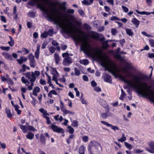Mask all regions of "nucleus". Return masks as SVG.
<instances>
[{
    "label": "nucleus",
    "mask_w": 154,
    "mask_h": 154,
    "mask_svg": "<svg viewBox=\"0 0 154 154\" xmlns=\"http://www.w3.org/2000/svg\"><path fill=\"white\" fill-rule=\"evenodd\" d=\"M51 11L52 14L49 16L48 18L62 28L64 32L67 34H75L78 32L79 34L74 36V38L76 40L83 42L81 45V49L85 54L90 56H96L102 60V64L104 67L106 68L109 67L110 60L102 55V51L92 48L87 42L86 35L85 33L77 28H75L72 22H68V17L70 16L69 14H64V20L65 22H68L67 24L63 21L59 14L55 13V12H57L56 8H54L51 9Z\"/></svg>",
    "instance_id": "f257e3e1"
},
{
    "label": "nucleus",
    "mask_w": 154,
    "mask_h": 154,
    "mask_svg": "<svg viewBox=\"0 0 154 154\" xmlns=\"http://www.w3.org/2000/svg\"><path fill=\"white\" fill-rule=\"evenodd\" d=\"M134 69V67L131 64L127 62H125V66L121 69L122 72L126 74V77L133 78V82L127 80L123 75L119 74L120 70L115 66L108 69V70L115 78H117L118 76L120 79L127 84L129 87L136 90L138 94L143 96H148L154 102V92L151 89V86L148 85L145 82H142L140 77L131 73L129 69Z\"/></svg>",
    "instance_id": "f03ea898"
},
{
    "label": "nucleus",
    "mask_w": 154,
    "mask_h": 154,
    "mask_svg": "<svg viewBox=\"0 0 154 154\" xmlns=\"http://www.w3.org/2000/svg\"><path fill=\"white\" fill-rule=\"evenodd\" d=\"M26 78L30 79V82H35L36 77L33 72H29L25 74Z\"/></svg>",
    "instance_id": "7ed1b4c3"
},
{
    "label": "nucleus",
    "mask_w": 154,
    "mask_h": 154,
    "mask_svg": "<svg viewBox=\"0 0 154 154\" xmlns=\"http://www.w3.org/2000/svg\"><path fill=\"white\" fill-rule=\"evenodd\" d=\"M28 58L29 60L30 65L31 67L34 68L36 66V63L34 59V57L32 54L28 55Z\"/></svg>",
    "instance_id": "20e7f679"
},
{
    "label": "nucleus",
    "mask_w": 154,
    "mask_h": 154,
    "mask_svg": "<svg viewBox=\"0 0 154 154\" xmlns=\"http://www.w3.org/2000/svg\"><path fill=\"white\" fill-rule=\"evenodd\" d=\"M149 147L151 149L148 148H146V149L148 152L152 153H154V142L151 141L148 143Z\"/></svg>",
    "instance_id": "39448f33"
},
{
    "label": "nucleus",
    "mask_w": 154,
    "mask_h": 154,
    "mask_svg": "<svg viewBox=\"0 0 154 154\" xmlns=\"http://www.w3.org/2000/svg\"><path fill=\"white\" fill-rule=\"evenodd\" d=\"M50 127H51L53 131L55 132L58 133L61 132L62 133H64V131L63 129L58 128L55 125H52Z\"/></svg>",
    "instance_id": "423d86ee"
},
{
    "label": "nucleus",
    "mask_w": 154,
    "mask_h": 154,
    "mask_svg": "<svg viewBox=\"0 0 154 154\" xmlns=\"http://www.w3.org/2000/svg\"><path fill=\"white\" fill-rule=\"evenodd\" d=\"M120 49L119 48H118L117 49L116 52L117 54L115 55V57L118 60H119L121 62H125V60L124 58L122 57L119 54H117L120 51Z\"/></svg>",
    "instance_id": "0eeeda50"
},
{
    "label": "nucleus",
    "mask_w": 154,
    "mask_h": 154,
    "mask_svg": "<svg viewBox=\"0 0 154 154\" xmlns=\"http://www.w3.org/2000/svg\"><path fill=\"white\" fill-rule=\"evenodd\" d=\"M72 59L69 57H65L63 61V64L65 66H68L72 63Z\"/></svg>",
    "instance_id": "6e6552de"
},
{
    "label": "nucleus",
    "mask_w": 154,
    "mask_h": 154,
    "mask_svg": "<svg viewBox=\"0 0 154 154\" xmlns=\"http://www.w3.org/2000/svg\"><path fill=\"white\" fill-rule=\"evenodd\" d=\"M61 109L64 113L65 114H69L71 115H73L74 114V112L70 111L66 109L63 106H61L60 107Z\"/></svg>",
    "instance_id": "1a4fd4ad"
},
{
    "label": "nucleus",
    "mask_w": 154,
    "mask_h": 154,
    "mask_svg": "<svg viewBox=\"0 0 154 154\" xmlns=\"http://www.w3.org/2000/svg\"><path fill=\"white\" fill-rule=\"evenodd\" d=\"M90 146H97L98 147L97 149L100 148L101 150L102 149V147L100 144L96 141H91L90 144Z\"/></svg>",
    "instance_id": "9d476101"
},
{
    "label": "nucleus",
    "mask_w": 154,
    "mask_h": 154,
    "mask_svg": "<svg viewBox=\"0 0 154 154\" xmlns=\"http://www.w3.org/2000/svg\"><path fill=\"white\" fill-rule=\"evenodd\" d=\"M89 35L92 38L95 39H98L99 37L98 34L93 31H91L89 33Z\"/></svg>",
    "instance_id": "9b49d317"
},
{
    "label": "nucleus",
    "mask_w": 154,
    "mask_h": 154,
    "mask_svg": "<svg viewBox=\"0 0 154 154\" xmlns=\"http://www.w3.org/2000/svg\"><path fill=\"white\" fill-rule=\"evenodd\" d=\"M112 116V114L110 113L109 112L102 113L101 115V117L104 119L106 118L108 116Z\"/></svg>",
    "instance_id": "f8f14e48"
},
{
    "label": "nucleus",
    "mask_w": 154,
    "mask_h": 154,
    "mask_svg": "<svg viewBox=\"0 0 154 154\" xmlns=\"http://www.w3.org/2000/svg\"><path fill=\"white\" fill-rule=\"evenodd\" d=\"M2 54L6 59L8 60H12L13 59L11 55L8 53L3 52Z\"/></svg>",
    "instance_id": "ddd939ff"
},
{
    "label": "nucleus",
    "mask_w": 154,
    "mask_h": 154,
    "mask_svg": "<svg viewBox=\"0 0 154 154\" xmlns=\"http://www.w3.org/2000/svg\"><path fill=\"white\" fill-rule=\"evenodd\" d=\"M27 60V58L26 57H21L20 59H17V60L19 64H21L23 62L26 61Z\"/></svg>",
    "instance_id": "4468645a"
},
{
    "label": "nucleus",
    "mask_w": 154,
    "mask_h": 154,
    "mask_svg": "<svg viewBox=\"0 0 154 154\" xmlns=\"http://www.w3.org/2000/svg\"><path fill=\"white\" fill-rule=\"evenodd\" d=\"M40 91V88L38 86L35 87L33 90L32 94H33L35 96H37L38 93H39Z\"/></svg>",
    "instance_id": "2eb2a0df"
},
{
    "label": "nucleus",
    "mask_w": 154,
    "mask_h": 154,
    "mask_svg": "<svg viewBox=\"0 0 154 154\" xmlns=\"http://www.w3.org/2000/svg\"><path fill=\"white\" fill-rule=\"evenodd\" d=\"M132 22L135 25L136 27L137 28L139 24L140 21L136 18H134L132 20Z\"/></svg>",
    "instance_id": "dca6fc26"
},
{
    "label": "nucleus",
    "mask_w": 154,
    "mask_h": 154,
    "mask_svg": "<svg viewBox=\"0 0 154 154\" xmlns=\"http://www.w3.org/2000/svg\"><path fill=\"white\" fill-rule=\"evenodd\" d=\"M54 58L55 60L56 63L57 64H58L60 60L59 54H58L55 53L54 54Z\"/></svg>",
    "instance_id": "f3484780"
},
{
    "label": "nucleus",
    "mask_w": 154,
    "mask_h": 154,
    "mask_svg": "<svg viewBox=\"0 0 154 154\" xmlns=\"http://www.w3.org/2000/svg\"><path fill=\"white\" fill-rule=\"evenodd\" d=\"M126 34L129 36L132 37L133 35V33L131 29L129 28L125 29Z\"/></svg>",
    "instance_id": "a211bd4d"
},
{
    "label": "nucleus",
    "mask_w": 154,
    "mask_h": 154,
    "mask_svg": "<svg viewBox=\"0 0 154 154\" xmlns=\"http://www.w3.org/2000/svg\"><path fill=\"white\" fill-rule=\"evenodd\" d=\"M53 94L55 95H57V92L54 90H52L50 91L49 93L48 94V96L50 97L51 98L52 97V94Z\"/></svg>",
    "instance_id": "6ab92c4d"
},
{
    "label": "nucleus",
    "mask_w": 154,
    "mask_h": 154,
    "mask_svg": "<svg viewBox=\"0 0 154 154\" xmlns=\"http://www.w3.org/2000/svg\"><path fill=\"white\" fill-rule=\"evenodd\" d=\"M34 137V134L31 132H28L27 134L26 135V137L28 139L32 140Z\"/></svg>",
    "instance_id": "aec40b11"
},
{
    "label": "nucleus",
    "mask_w": 154,
    "mask_h": 154,
    "mask_svg": "<svg viewBox=\"0 0 154 154\" xmlns=\"http://www.w3.org/2000/svg\"><path fill=\"white\" fill-rule=\"evenodd\" d=\"M85 149V147L83 146H81L79 150V154H84Z\"/></svg>",
    "instance_id": "412c9836"
},
{
    "label": "nucleus",
    "mask_w": 154,
    "mask_h": 154,
    "mask_svg": "<svg viewBox=\"0 0 154 154\" xmlns=\"http://www.w3.org/2000/svg\"><path fill=\"white\" fill-rule=\"evenodd\" d=\"M20 128L23 131L24 133H26L27 131V126L20 125Z\"/></svg>",
    "instance_id": "4be33fe9"
},
{
    "label": "nucleus",
    "mask_w": 154,
    "mask_h": 154,
    "mask_svg": "<svg viewBox=\"0 0 154 154\" xmlns=\"http://www.w3.org/2000/svg\"><path fill=\"white\" fill-rule=\"evenodd\" d=\"M104 80L106 82H110L111 81L110 76L108 75H105Z\"/></svg>",
    "instance_id": "5701e85b"
},
{
    "label": "nucleus",
    "mask_w": 154,
    "mask_h": 154,
    "mask_svg": "<svg viewBox=\"0 0 154 154\" xmlns=\"http://www.w3.org/2000/svg\"><path fill=\"white\" fill-rule=\"evenodd\" d=\"M79 62L80 63L85 65H88L89 63L87 59L80 60Z\"/></svg>",
    "instance_id": "b1692460"
},
{
    "label": "nucleus",
    "mask_w": 154,
    "mask_h": 154,
    "mask_svg": "<svg viewBox=\"0 0 154 154\" xmlns=\"http://www.w3.org/2000/svg\"><path fill=\"white\" fill-rule=\"evenodd\" d=\"M40 138L41 143H42L45 144V143L46 140L44 136L43 135V134H41L40 135Z\"/></svg>",
    "instance_id": "393cba45"
},
{
    "label": "nucleus",
    "mask_w": 154,
    "mask_h": 154,
    "mask_svg": "<svg viewBox=\"0 0 154 154\" xmlns=\"http://www.w3.org/2000/svg\"><path fill=\"white\" fill-rule=\"evenodd\" d=\"M108 41L103 42L102 43V47L104 48H106L108 47Z\"/></svg>",
    "instance_id": "a878e982"
},
{
    "label": "nucleus",
    "mask_w": 154,
    "mask_h": 154,
    "mask_svg": "<svg viewBox=\"0 0 154 154\" xmlns=\"http://www.w3.org/2000/svg\"><path fill=\"white\" fill-rule=\"evenodd\" d=\"M9 37L10 38V41L8 42V43L10 46H12L14 45V41L11 36H9Z\"/></svg>",
    "instance_id": "bb28decb"
},
{
    "label": "nucleus",
    "mask_w": 154,
    "mask_h": 154,
    "mask_svg": "<svg viewBox=\"0 0 154 154\" xmlns=\"http://www.w3.org/2000/svg\"><path fill=\"white\" fill-rule=\"evenodd\" d=\"M66 4V3L65 2H64L62 3L60 6V8L63 11H65L66 9V7L65 6Z\"/></svg>",
    "instance_id": "cd10ccee"
},
{
    "label": "nucleus",
    "mask_w": 154,
    "mask_h": 154,
    "mask_svg": "<svg viewBox=\"0 0 154 154\" xmlns=\"http://www.w3.org/2000/svg\"><path fill=\"white\" fill-rule=\"evenodd\" d=\"M15 108V110L17 112V113L18 115H20L21 114V110H19V106L17 105H15L14 106Z\"/></svg>",
    "instance_id": "c85d7f7f"
},
{
    "label": "nucleus",
    "mask_w": 154,
    "mask_h": 154,
    "mask_svg": "<svg viewBox=\"0 0 154 154\" xmlns=\"http://www.w3.org/2000/svg\"><path fill=\"white\" fill-rule=\"evenodd\" d=\"M5 112L7 114V117L8 118L10 119L12 118V115L10 111L9 110L7 109H6Z\"/></svg>",
    "instance_id": "c756f323"
},
{
    "label": "nucleus",
    "mask_w": 154,
    "mask_h": 154,
    "mask_svg": "<svg viewBox=\"0 0 154 154\" xmlns=\"http://www.w3.org/2000/svg\"><path fill=\"white\" fill-rule=\"evenodd\" d=\"M40 5L41 9L43 11L45 12H48L49 11V10L48 9L46 8L44 6H43V5L41 4H40Z\"/></svg>",
    "instance_id": "7c9ffc66"
},
{
    "label": "nucleus",
    "mask_w": 154,
    "mask_h": 154,
    "mask_svg": "<svg viewBox=\"0 0 154 154\" xmlns=\"http://www.w3.org/2000/svg\"><path fill=\"white\" fill-rule=\"evenodd\" d=\"M126 140V138L125 136V135L124 134H122V137L121 139H119L118 140V141L122 142H123L125 141Z\"/></svg>",
    "instance_id": "2f4dec72"
},
{
    "label": "nucleus",
    "mask_w": 154,
    "mask_h": 154,
    "mask_svg": "<svg viewBox=\"0 0 154 154\" xmlns=\"http://www.w3.org/2000/svg\"><path fill=\"white\" fill-rule=\"evenodd\" d=\"M124 144L125 146L128 149H131L132 148V146L130 144L126 142H125Z\"/></svg>",
    "instance_id": "473e14b6"
},
{
    "label": "nucleus",
    "mask_w": 154,
    "mask_h": 154,
    "mask_svg": "<svg viewBox=\"0 0 154 154\" xmlns=\"http://www.w3.org/2000/svg\"><path fill=\"white\" fill-rule=\"evenodd\" d=\"M121 91L122 92V94L119 97V99L122 100H123L124 98V96L125 95V93L124 92L123 89H122Z\"/></svg>",
    "instance_id": "72a5a7b5"
},
{
    "label": "nucleus",
    "mask_w": 154,
    "mask_h": 154,
    "mask_svg": "<svg viewBox=\"0 0 154 154\" xmlns=\"http://www.w3.org/2000/svg\"><path fill=\"white\" fill-rule=\"evenodd\" d=\"M78 122L76 120H73L72 121V125L74 127H77L78 126Z\"/></svg>",
    "instance_id": "f704fd0d"
},
{
    "label": "nucleus",
    "mask_w": 154,
    "mask_h": 154,
    "mask_svg": "<svg viewBox=\"0 0 154 154\" xmlns=\"http://www.w3.org/2000/svg\"><path fill=\"white\" fill-rule=\"evenodd\" d=\"M75 75L76 76H79L80 75V72L79 70L77 69L76 68H75Z\"/></svg>",
    "instance_id": "c9c22d12"
},
{
    "label": "nucleus",
    "mask_w": 154,
    "mask_h": 154,
    "mask_svg": "<svg viewBox=\"0 0 154 154\" xmlns=\"http://www.w3.org/2000/svg\"><path fill=\"white\" fill-rule=\"evenodd\" d=\"M21 80L22 82L25 84H26L27 83H29V82L28 81V80H26L25 79L24 77H22L21 78Z\"/></svg>",
    "instance_id": "e433bc0d"
},
{
    "label": "nucleus",
    "mask_w": 154,
    "mask_h": 154,
    "mask_svg": "<svg viewBox=\"0 0 154 154\" xmlns=\"http://www.w3.org/2000/svg\"><path fill=\"white\" fill-rule=\"evenodd\" d=\"M135 11L136 12L139 14H140L142 15H144V14H148V12H146L145 11H142V12H140L138 10H135Z\"/></svg>",
    "instance_id": "4c0bfd02"
},
{
    "label": "nucleus",
    "mask_w": 154,
    "mask_h": 154,
    "mask_svg": "<svg viewBox=\"0 0 154 154\" xmlns=\"http://www.w3.org/2000/svg\"><path fill=\"white\" fill-rule=\"evenodd\" d=\"M82 2L83 4L87 5H91V3H90L88 1L86 0H84L82 1Z\"/></svg>",
    "instance_id": "58836bf2"
},
{
    "label": "nucleus",
    "mask_w": 154,
    "mask_h": 154,
    "mask_svg": "<svg viewBox=\"0 0 154 154\" xmlns=\"http://www.w3.org/2000/svg\"><path fill=\"white\" fill-rule=\"evenodd\" d=\"M0 48L2 50H3L7 51L9 50L10 49V47H4L1 46Z\"/></svg>",
    "instance_id": "ea45409f"
},
{
    "label": "nucleus",
    "mask_w": 154,
    "mask_h": 154,
    "mask_svg": "<svg viewBox=\"0 0 154 154\" xmlns=\"http://www.w3.org/2000/svg\"><path fill=\"white\" fill-rule=\"evenodd\" d=\"M48 35L47 32H44L41 35V37L43 38H46Z\"/></svg>",
    "instance_id": "a19ab883"
},
{
    "label": "nucleus",
    "mask_w": 154,
    "mask_h": 154,
    "mask_svg": "<svg viewBox=\"0 0 154 154\" xmlns=\"http://www.w3.org/2000/svg\"><path fill=\"white\" fill-rule=\"evenodd\" d=\"M47 32L48 35L52 36L53 35V31L52 29H49Z\"/></svg>",
    "instance_id": "79ce46f5"
},
{
    "label": "nucleus",
    "mask_w": 154,
    "mask_h": 154,
    "mask_svg": "<svg viewBox=\"0 0 154 154\" xmlns=\"http://www.w3.org/2000/svg\"><path fill=\"white\" fill-rule=\"evenodd\" d=\"M109 127H110L112 130H114L115 131H116V130H119V128L118 127L116 126H113L111 124L110 125Z\"/></svg>",
    "instance_id": "37998d69"
},
{
    "label": "nucleus",
    "mask_w": 154,
    "mask_h": 154,
    "mask_svg": "<svg viewBox=\"0 0 154 154\" xmlns=\"http://www.w3.org/2000/svg\"><path fill=\"white\" fill-rule=\"evenodd\" d=\"M69 129V132L70 134H72L74 131V129L70 126H69L68 127Z\"/></svg>",
    "instance_id": "c03bdc74"
},
{
    "label": "nucleus",
    "mask_w": 154,
    "mask_h": 154,
    "mask_svg": "<svg viewBox=\"0 0 154 154\" xmlns=\"http://www.w3.org/2000/svg\"><path fill=\"white\" fill-rule=\"evenodd\" d=\"M27 131L31 130L34 131L35 130V129L33 127L31 126H27Z\"/></svg>",
    "instance_id": "a18cd8bd"
},
{
    "label": "nucleus",
    "mask_w": 154,
    "mask_h": 154,
    "mask_svg": "<svg viewBox=\"0 0 154 154\" xmlns=\"http://www.w3.org/2000/svg\"><path fill=\"white\" fill-rule=\"evenodd\" d=\"M55 48L52 46L51 47L49 48V51L51 53H53L55 51Z\"/></svg>",
    "instance_id": "49530a36"
},
{
    "label": "nucleus",
    "mask_w": 154,
    "mask_h": 154,
    "mask_svg": "<svg viewBox=\"0 0 154 154\" xmlns=\"http://www.w3.org/2000/svg\"><path fill=\"white\" fill-rule=\"evenodd\" d=\"M43 117H45L46 118V120H47V123L48 124H50L51 123V121L50 120V119L49 117H48V116H44Z\"/></svg>",
    "instance_id": "de8ad7c7"
},
{
    "label": "nucleus",
    "mask_w": 154,
    "mask_h": 154,
    "mask_svg": "<svg viewBox=\"0 0 154 154\" xmlns=\"http://www.w3.org/2000/svg\"><path fill=\"white\" fill-rule=\"evenodd\" d=\"M83 140L85 142H87L88 140V137L87 136H84L82 137Z\"/></svg>",
    "instance_id": "09e8293b"
},
{
    "label": "nucleus",
    "mask_w": 154,
    "mask_h": 154,
    "mask_svg": "<svg viewBox=\"0 0 154 154\" xmlns=\"http://www.w3.org/2000/svg\"><path fill=\"white\" fill-rule=\"evenodd\" d=\"M111 32L113 35H115L117 33V30L116 29L112 28L111 29Z\"/></svg>",
    "instance_id": "8fccbe9b"
},
{
    "label": "nucleus",
    "mask_w": 154,
    "mask_h": 154,
    "mask_svg": "<svg viewBox=\"0 0 154 154\" xmlns=\"http://www.w3.org/2000/svg\"><path fill=\"white\" fill-rule=\"evenodd\" d=\"M66 12L67 13L73 14L74 12V11L72 9H68L66 11Z\"/></svg>",
    "instance_id": "3c124183"
},
{
    "label": "nucleus",
    "mask_w": 154,
    "mask_h": 154,
    "mask_svg": "<svg viewBox=\"0 0 154 154\" xmlns=\"http://www.w3.org/2000/svg\"><path fill=\"white\" fill-rule=\"evenodd\" d=\"M122 8L123 10L124 11L125 13L127 12L128 11V8L127 7L125 6H122Z\"/></svg>",
    "instance_id": "603ef678"
},
{
    "label": "nucleus",
    "mask_w": 154,
    "mask_h": 154,
    "mask_svg": "<svg viewBox=\"0 0 154 154\" xmlns=\"http://www.w3.org/2000/svg\"><path fill=\"white\" fill-rule=\"evenodd\" d=\"M101 122L103 125H106L108 127H110V124H109L105 121H101Z\"/></svg>",
    "instance_id": "864d4df0"
},
{
    "label": "nucleus",
    "mask_w": 154,
    "mask_h": 154,
    "mask_svg": "<svg viewBox=\"0 0 154 154\" xmlns=\"http://www.w3.org/2000/svg\"><path fill=\"white\" fill-rule=\"evenodd\" d=\"M84 26L85 28L87 29H91V27L88 24L85 23L84 24Z\"/></svg>",
    "instance_id": "5fc2aeb1"
},
{
    "label": "nucleus",
    "mask_w": 154,
    "mask_h": 154,
    "mask_svg": "<svg viewBox=\"0 0 154 154\" xmlns=\"http://www.w3.org/2000/svg\"><path fill=\"white\" fill-rule=\"evenodd\" d=\"M78 12L81 16H83L85 15V13L82 9H79L78 11Z\"/></svg>",
    "instance_id": "6e6d98bb"
},
{
    "label": "nucleus",
    "mask_w": 154,
    "mask_h": 154,
    "mask_svg": "<svg viewBox=\"0 0 154 154\" xmlns=\"http://www.w3.org/2000/svg\"><path fill=\"white\" fill-rule=\"evenodd\" d=\"M28 15L30 17H34L35 16V14L33 12H31L29 13Z\"/></svg>",
    "instance_id": "4d7b16f0"
},
{
    "label": "nucleus",
    "mask_w": 154,
    "mask_h": 154,
    "mask_svg": "<svg viewBox=\"0 0 154 154\" xmlns=\"http://www.w3.org/2000/svg\"><path fill=\"white\" fill-rule=\"evenodd\" d=\"M27 67L25 64H23L22 65V69L21 70L22 72H24L26 70V68Z\"/></svg>",
    "instance_id": "13d9d810"
},
{
    "label": "nucleus",
    "mask_w": 154,
    "mask_h": 154,
    "mask_svg": "<svg viewBox=\"0 0 154 154\" xmlns=\"http://www.w3.org/2000/svg\"><path fill=\"white\" fill-rule=\"evenodd\" d=\"M149 43L151 46L154 47V40L151 39L149 40Z\"/></svg>",
    "instance_id": "bf43d9fd"
},
{
    "label": "nucleus",
    "mask_w": 154,
    "mask_h": 154,
    "mask_svg": "<svg viewBox=\"0 0 154 154\" xmlns=\"http://www.w3.org/2000/svg\"><path fill=\"white\" fill-rule=\"evenodd\" d=\"M142 34H143L144 35L148 37H151V35H150L148 34L146 32L144 31H143L142 32Z\"/></svg>",
    "instance_id": "052dcab7"
},
{
    "label": "nucleus",
    "mask_w": 154,
    "mask_h": 154,
    "mask_svg": "<svg viewBox=\"0 0 154 154\" xmlns=\"http://www.w3.org/2000/svg\"><path fill=\"white\" fill-rule=\"evenodd\" d=\"M39 53V51H36L35 52V57L36 58H37V59H38V58Z\"/></svg>",
    "instance_id": "680f3d73"
},
{
    "label": "nucleus",
    "mask_w": 154,
    "mask_h": 154,
    "mask_svg": "<svg viewBox=\"0 0 154 154\" xmlns=\"http://www.w3.org/2000/svg\"><path fill=\"white\" fill-rule=\"evenodd\" d=\"M35 75L38 76L40 74V72L39 71H35L34 72Z\"/></svg>",
    "instance_id": "e2e57ef3"
},
{
    "label": "nucleus",
    "mask_w": 154,
    "mask_h": 154,
    "mask_svg": "<svg viewBox=\"0 0 154 154\" xmlns=\"http://www.w3.org/2000/svg\"><path fill=\"white\" fill-rule=\"evenodd\" d=\"M110 20H111L113 21L116 20H120V19H119L118 18H117L115 16H113L111 18Z\"/></svg>",
    "instance_id": "0e129e2a"
},
{
    "label": "nucleus",
    "mask_w": 154,
    "mask_h": 154,
    "mask_svg": "<svg viewBox=\"0 0 154 154\" xmlns=\"http://www.w3.org/2000/svg\"><path fill=\"white\" fill-rule=\"evenodd\" d=\"M1 20L4 23H5L6 22V20L5 17L4 16H1Z\"/></svg>",
    "instance_id": "69168bd1"
},
{
    "label": "nucleus",
    "mask_w": 154,
    "mask_h": 154,
    "mask_svg": "<svg viewBox=\"0 0 154 154\" xmlns=\"http://www.w3.org/2000/svg\"><path fill=\"white\" fill-rule=\"evenodd\" d=\"M39 111L43 114L45 115L47 112L46 111H45L43 108H41L39 109Z\"/></svg>",
    "instance_id": "338daca9"
},
{
    "label": "nucleus",
    "mask_w": 154,
    "mask_h": 154,
    "mask_svg": "<svg viewBox=\"0 0 154 154\" xmlns=\"http://www.w3.org/2000/svg\"><path fill=\"white\" fill-rule=\"evenodd\" d=\"M92 86L94 87H95L97 86V83L94 81H92L91 82Z\"/></svg>",
    "instance_id": "774afa93"
}]
</instances>
